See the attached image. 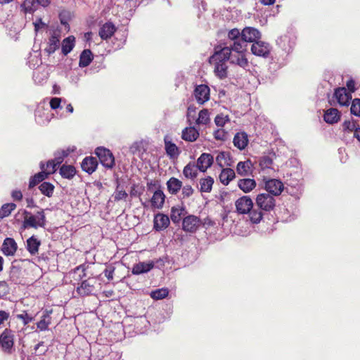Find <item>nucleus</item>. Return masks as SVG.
<instances>
[{"label": "nucleus", "mask_w": 360, "mask_h": 360, "mask_svg": "<svg viewBox=\"0 0 360 360\" xmlns=\"http://www.w3.org/2000/svg\"><path fill=\"white\" fill-rule=\"evenodd\" d=\"M236 212L240 214H249L250 221L254 224H258L263 218L262 211L253 210V202L247 195L242 196L235 202Z\"/></svg>", "instance_id": "f257e3e1"}, {"label": "nucleus", "mask_w": 360, "mask_h": 360, "mask_svg": "<svg viewBox=\"0 0 360 360\" xmlns=\"http://www.w3.org/2000/svg\"><path fill=\"white\" fill-rule=\"evenodd\" d=\"M24 214L25 215L22 223L24 229L45 227L46 220L44 210L37 212L36 215H32L29 212L25 211Z\"/></svg>", "instance_id": "f03ea898"}, {"label": "nucleus", "mask_w": 360, "mask_h": 360, "mask_svg": "<svg viewBox=\"0 0 360 360\" xmlns=\"http://www.w3.org/2000/svg\"><path fill=\"white\" fill-rule=\"evenodd\" d=\"M257 206L262 210L270 212L276 206V200L271 195L266 193H259L255 199Z\"/></svg>", "instance_id": "7ed1b4c3"}, {"label": "nucleus", "mask_w": 360, "mask_h": 360, "mask_svg": "<svg viewBox=\"0 0 360 360\" xmlns=\"http://www.w3.org/2000/svg\"><path fill=\"white\" fill-rule=\"evenodd\" d=\"M95 154L105 167L112 168L115 165V158L110 150L103 147H98L95 150Z\"/></svg>", "instance_id": "20e7f679"}, {"label": "nucleus", "mask_w": 360, "mask_h": 360, "mask_svg": "<svg viewBox=\"0 0 360 360\" xmlns=\"http://www.w3.org/2000/svg\"><path fill=\"white\" fill-rule=\"evenodd\" d=\"M264 181L265 190L272 196H278L283 191L284 186L281 181L276 179H264Z\"/></svg>", "instance_id": "39448f33"}, {"label": "nucleus", "mask_w": 360, "mask_h": 360, "mask_svg": "<svg viewBox=\"0 0 360 360\" xmlns=\"http://www.w3.org/2000/svg\"><path fill=\"white\" fill-rule=\"evenodd\" d=\"M201 224L202 221L199 217L191 214L183 219L182 229L186 232L195 233L198 229Z\"/></svg>", "instance_id": "423d86ee"}, {"label": "nucleus", "mask_w": 360, "mask_h": 360, "mask_svg": "<svg viewBox=\"0 0 360 360\" xmlns=\"http://www.w3.org/2000/svg\"><path fill=\"white\" fill-rule=\"evenodd\" d=\"M231 56V52L228 47L217 46L214 47V53L209 58V62L218 61L226 63L227 60H229Z\"/></svg>", "instance_id": "0eeeda50"}, {"label": "nucleus", "mask_w": 360, "mask_h": 360, "mask_svg": "<svg viewBox=\"0 0 360 360\" xmlns=\"http://www.w3.org/2000/svg\"><path fill=\"white\" fill-rule=\"evenodd\" d=\"M14 345V335L11 330L6 329L0 336V345L4 352L11 353Z\"/></svg>", "instance_id": "6e6552de"}, {"label": "nucleus", "mask_w": 360, "mask_h": 360, "mask_svg": "<svg viewBox=\"0 0 360 360\" xmlns=\"http://www.w3.org/2000/svg\"><path fill=\"white\" fill-rule=\"evenodd\" d=\"M251 51L255 56L267 58L270 53L271 49L268 43L259 39L252 44Z\"/></svg>", "instance_id": "1a4fd4ad"}, {"label": "nucleus", "mask_w": 360, "mask_h": 360, "mask_svg": "<svg viewBox=\"0 0 360 360\" xmlns=\"http://www.w3.org/2000/svg\"><path fill=\"white\" fill-rule=\"evenodd\" d=\"M210 90L207 85L200 84L195 88L193 95L198 103L202 105L210 99Z\"/></svg>", "instance_id": "9d476101"}, {"label": "nucleus", "mask_w": 360, "mask_h": 360, "mask_svg": "<svg viewBox=\"0 0 360 360\" xmlns=\"http://www.w3.org/2000/svg\"><path fill=\"white\" fill-rule=\"evenodd\" d=\"M260 32L252 27H245L241 31V38L246 42L255 43L261 38Z\"/></svg>", "instance_id": "9b49d317"}, {"label": "nucleus", "mask_w": 360, "mask_h": 360, "mask_svg": "<svg viewBox=\"0 0 360 360\" xmlns=\"http://www.w3.org/2000/svg\"><path fill=\"white\" fill-rule=\"evenodd\" d=\"M334 96L338 103L342 106H348L352 100V94L347 92L346 88L339 87L335 89Z\"/></svg>", "instance_id": "f8f14e48"}, {"label": "nucleus", "mask_w": 360, "mask_h": 360, "mask_svg": "<svg viewBox=\"0 0 360 360\" xmlns=\"http://www.w3.org/2000/svg\"><path fill=\"white\" fill-rule=\"evenodd\" d=\"M213 161V156L210 153H204L198 158L195 164L199 171L205 172L212 166Z\"/></svg>", "instance_id": "ddd939ff"}, {"label": "nucleus", "mask_w": 360, "mask_h": 360, "mask_svg": "<svg viewBox=\"0 0 360 360\" xmlns=\"http://www.w3.org/2000/svg\"><path fill=\"white\" fill-rule=\"evenodd\" d=\"M95 281L94 278H88L83 281L80 285L77 288V293L82 297L88 296L94 290Z\"/></svg>", "instance_id": "4468645a"}, {"label": "nucleus", "mask_w": 360, "mask_h": 360, "mask_svg": "<svg viewBox=\"0 0 360 360\" xmlns=\"http://www.w3.org/2000/svg\"><path fill=\"white\" fill-rule=\"evenodd\" d=\"M18 245L15 240L12 238H6L2 244L1 250L6 256H13L15 255Z\"/></svg>", "instance_id": "2eb2a0df"}, {"label": "nucleus", "mask_w": 360, "mask_h": 360, "mask_svg": "<svg viewBox=\"0 0 360 360\" xmlns=\"http://www.w3.org/2000/svg\"><path fill=\"white\" fill-rule=\"evenodd\" d=\"M98 167V161L96 158L86 157L81 163V167L83 171L91 174Z\"/></svg>", "instance_id": "dca6fc26"}, {"label": "nucleus", "mask_w": 360, "mask_h": 360, "mask_svg": "<svg viewBox=\"0 0 360 360\" xmlns=\"http://www.w3.org/2000/svg\"><path fill=\"white\" fill-rule=\"evenodd\" d=\"M169 224V217L164 214H157L154 217V229L156 231H162L168 227Z\"/></svg>", "instance_id": "f3484780"}, {"label": "nucleus", "mask_w": 360, "mask_h": 360, "mask_svg": "<svg viewBox=\"0 0 360 360\" xmlns=\"http://www.w3.org/2000/svg\"><path fill=\"white\" fill-rule=\"evenodd\" d=\"M165 200V195L163 191L158 189L153 193L150 199L152 207L155 209H162Z\"/></svg>", "instance_id": "a211bd4d"}, {"label": "nucleus", "mask_w": 360, "mask_h": 360, "mask_svg": "<svg viewBox=\"0 0 360 360\" xmlns=\"http://www.w3.org/2000/svg\"><path fill=\"white\" fill-rule=\"evenodd\" d=\"M323 120L326 123L330 124L337 123L340 120V112L336 108H329L325 112Z\"/></svg>", "instance_id": "6ab92c4d"}, {"label": "nucleus", "mask_w": 360, "mask_h": 360, "mask_svg": "<svg viewBox=\"0 0 360 360\" xmlns=\"http://www.w3.org/2000/svg\"><path fill=\"white\" fill-rule=\"evenodd\" d=\"M233 145L239 150H243L248 146V138L245 132H238L233 138Z\"/></svg>", "instance_id": "aec40b11"}, {"label": "nucleus", "mask_w": 360, "mask_h": 360, "mask_svg": "<svg viewBox=\"0 0 360 360\" xmlns=\"http://www.w3.org/2000/svg\"><path fill=\"white\" fill-rule=\"evenodd\" d=\"M116 31V27L112 22H106L100 28L99 36L102 39L110 38Z\"/></svg>", "instance_id": "412c9836"}, {"label": "nucleus", "mask_w": 360, "mask_h": 360, "mask_svg": "<svg viewBox=\"0 0 360 360\" xmlns=\"http://www.w3.org/2000/svg\"><path fill=\"white\" fill-rule=\"evenodd\" d=\"M211 65H214V72L217 77L220 79H224L227 77L228 66L226 63L218 61L209 62Z\"/></svg>", "instance_id": "4be33fe9"}, {"label": "nucleus", "mask_w": 360, "mask_h": 360, "mask_svg": "<svg viewBox=\"0 0 360 360\" xmlns=\"http://www.w3.org/2000/svg\"><path fill=\"white\" fill-rule=\"evenodd\" d=\"M198 167L193 162H188L183 169L184 176L188 179L193 180L198 176Z\"/></svg>", "instance_id": "5701e85b"}, {"label": "nucleus", "mask_w": 360, "mask_h": 360, "mask_svg": "<svg viewBox=\"0 0 360 360\" xmlns=\"http://www.w3.org/2000/svg\"><path fill=\"white\" fill-rule=\"evenodd\" d=\"M253 164L250 160L239 162L236 166L237 173L240 176H248L252 173Z\"/></svg>", "instance_id": "b1692460"}, {"label": "nucleus", "mask_w": 360, "mask_h": 360, "mask_svg": "<svg viewBox=\"0 0 360 360\" xmlns=\"http://www.w3.org/2000/svg\"><path fill=\"white\" fill-rule=\"evenodd\" d=\"M229 60L231 63L243 68L248 65V60L245 57V54L231 52V56L229 58Z\"/></svg>", "instance_id": "393cba45"}, {"label": "nucleus", "mask_w": 360, "mask_h": 360, "mask_svg": "<svg viewBox=\"0 0 360 360\" xmlns=\"http://www.w3.org/2000/svg\"><path fill=\"white\" fill-rule=\"evenodd\" d=\"M256 181L253 179H242L238 181V186L244 193H250L256 187Z\"/></svg>", "instance_id": "a878e982"}, {"label": "nucleus", "mask_w": 360, "mask_h": 360, "mask_svg": "<svg viewBox=\"0 0 360 360\" xmlns=\"http://www.w3.org/2000/svg\"><path fill=\"white\" fill-rule=\"evenodd\" d=\"M198 136L199 133L193 127H186L182 131L181 138L186 141H195L198 138Z\"/></svg>", "instance_id": "bb28decb"}, {"label": "nucleus", "mask_w": 360, "mask_h": 360, "mask_svg": "<svg viewBox=\"0 0 360 360\" xmlns=\"http://www.w3.org/2000/svg\"><path fill=\"white\" fill-rule=\"evenodd\" d=\"M59 34H57L56 32L49 38L48 46L45 49V51L51 55L53 53L59 48Z\"/></svg>", "instance_id": "cd10ccee"}, {"label": "nucleus", "mask_w": 360, "mask_h": 360, "mask_svg": "<svg viewBox=\"0 0 360 360\" xmlns=\"http://www.w3.org/2000/svg\"><path fill=\"white\" fill-rule=\"evenodd\" d=\"M231 52L245 54L247 50V43L241 38V39L233 41L232 44L227 46Z\"/></svg>", "instance_id": "c85d7f7f"}, {"label": "nucleus", "mask_w": 360, "mask_h": 360, "mask_svg": "<svg viewBox=\"0 0 360 360\" xmlns=\"http://www.w3.org/2000/svg\"><path fill=\"white\" fill-rule=\"evenodd\" d=\"M153 266L154 264L152 262L148 263L139 262L133 266L131 272L134 275H139L149 271Z\"/></svg>", "instance_id": "c756f323"}, {"label": "nucleus", "mask_w": 360, "mask_h": 360, "mask_svg": "<svg viewBox=\"0 0 360 360\" xmlns=\"http://www.w3.org/2000/svg\"><path fill=\"white\" fill-rule=\"evenodd\" d=\"M165 148L167 155L170 158H177L180 153L179 149L175 143L170 141H168L167 138H165Z\"/></svg>", "instance_id": "7c9ffc66"}, {"label": "nucleus", "mask_w": 360, "mask_h": 360, "mask_svg": "<svg viewBox=\"0 0 360 360\" xmlns=\"http://www.w3.org/2000/svg\"><path fill=\"white\" fill-rule=\"evenodd\" d=\"M168 191L173 195L176 194L182 188V182L175 178L171 177L167 182Z\"/></svg>", "instance_id": "2f4dec72"}, {"label": "nucleus", "mask_w": 360, "mask_h": 360, "mask_svg": "<svg viewBox=\"0 0 360 360\" xmlns=\"http://www.w3.org/2000/svg\"><path fill=\"white\" fill-rule=\"evenodd\" d=\"M40 245V240L34 236H31L27 240V250L32 255H34L38 252Z\"/></svg>", "instance_id": "473e14b6"}, {"label": "nucleus", "mask_w": 360, "mask_h": 360, "mask_svg": "<svg viewBox=\"0 0 360 360\" xmlns=\"http://www.w3.org/2000/svg\"><path fill=\"white\" fill-rule=\"evenodd\" d=\"M93 60V54L90 49H84L79 56V66L85 68L90 65Z\"/></svg>", "instance_id": "72a5a7b5"}, {"label": "nucleus", "mask_w": 360, "mask_h": 360, "mask_svg": "<svg viewBox=\"0 0 360 360\" xmlns=\"http://www.w3.org/2000/svg\"><path fill=\"white\" fill-rule=\"evenodd\" d=\"M233 178H235V172L231 168L223 169L219 174L220 181L224 185H228Z\"/></svg>", "instance_id": "f704fd0d"}, {"label": "nucleus", "mask_w": 360, "mask_h": 360, "mask_svg": "<svg viewBox=\"0 0 360 360\" xmlns=\"http://www.w3.org/2000/svg\"><path fill=\"white\" fill-rule=\"evenodd\" d=\"M214 184L212 177L208 176L200 179V191L202 193H210Z\"/></svg>", "instance_id": "c9c22d12"}, {"label": "nucleus", "mask_w": 360, "mask_h": 360, "mask_svg": "<svg viewBox=\"0 0 360 360\" xmlns=\"http://www.w3.org/2000/svg\"><path fill=\"white\" fill-rule=\"evenodd\" d=\"M75 38L73 36H69L63 39L62 42V53L66 56L68 55L75 46Z\"/></svg>", "instance_id": "e433bc0d"}, {"label": "nucleus", "mask_w": 360, "mask_h": 360, "mask_svg": "<svg viewBox=\"0 0 360 360\" xmlns=\"http://www.w3.org/2000/svg\"><path fill=\"white\" fill-rule=\"evenodd\" d=\"M25 13H34L38 8L36 0H25L20 6Z\"/></svg>", "instance_id": "4c0bfd02"}, {"label": "nucleus", "mask_w": 360, "mask_h": 360, "mask_svg": "<svg viewBox=\"0 0 360 360\" xmlns=\"http://www.w3.org/2000/svg\"><path fill=\"white\" fill-rule=\"evenodd\" d=\"M51 311H46L41 316V319L37 323V328L41 330H46L48 329V327L51 323Z\"/></svg>", "instance_id": "58836bf2"}, {"label": "nucleus", "mask_w": 360, "mask_h": 360, "mask_svg": "<svg viewBox=\"0 0 360 360\" xmlns=\"http://www.w3.org/2000/svg\"><path fill=\"white\" fill-rule=\"evenodd\" d=\"M76 173V170L75 167L72 165H63L60 168V175L66 179H72Z\"/></svg>", "instance_id": "ea45409f"}, {"label": "nucleus", "mask_w": 360, "mask_h": 360, "mask_svg": "<svg viewBox=\"0 0 360 360\" xmlns=\"http://www.w3.org/2000/svg\"><path fill=\"white\" fill-rule=\"evenodd\" d=\"M47 176L48 174L44 171L36 174L30 179L29 182V187L32 188L35 186L37 184L45 179Z\"/></svg>", "instance_id": "a19ab883"}, {"label": "nucleus", "mask_w": 360, "mask_h": 360, "mask_svg": "<svg viewBox=\"0 0 360 360\" xmlns=\"http://www.w3.org/2000/svg\"><path fill=\"white\" fill-rule=\"evenodd\" d=\"M42 194L47 197H51L53 195L54 186L49 182H43L39 187Z\"/></svg>", "instance_id": "79ce46f5"}, {"label": "nucleus", "mask_w": 360, "mask_h": 360, "mask_svg": "<svg viewBox=\"0 0 360 360\" xmlns=\"http://www.w3.org/2000/svg\"><path fill=\"white\" fill-rule=\"evenodd\" d=\"M16 207L14 203H6L1 206L0 209V219L8 217L11 214V212Z\"/></svg>", "instance_id": "37998d69"}, {"label": "nucleus", "mask_w": 360, "mask_h": 360, "mask_svg": "<svg viewBox=\"0 0 360 360\" xmlns=\"http://www.w3.org/2000/svg\"><path fill=\"white\" fill-rule=\"evenodd\" d=\"M168 289L163 288L152 291L150 295L153 299L158 300L165 298L168 295Z\"/></svg>", "instance_id": "c03bdc74"}, {"label": "nucleus", "mask_w": 360, "mask_h": 360, "mask_svg": "<svg viewBox=\"0 0 360 360\" xmlns=\"http://www.w3.org/2000/svg\"><path fill=\"white\" fill-rule=\"evenodd\" d=\"M185 211L184 207H176L172 208L171 219L174 223H179L181 220V217L183 212Z\"/></svg>", "instance_id": "a18cd8bd"}, {"label": "nucleus", "mask_w": 360, "mask_h": 360, "mask_svg": "<svg viewBox=\"0 0 360 360\" xmlns=\"http://www.w3.org/2000/svg\"><path fill=\"white\" fill-rule=\"evenodd\" d=\"M210 122V114L208 110L203 109L199 112L198 117L196 120L198 124H207Z\"/></svg>", "instance_id": "49530a36"}, {"label": "nucleus", "mask_w": 360, "mask_h": 360, "mask_svg": "<svg viewBox=\"0 0 360 360\" xmlns=\"http://www.w3.org/2000/svg\"><path fill=\"white\" fill-rule=\"evenodd\" d=\"M359 126L357 125L356 122L352 120H345L342 123V130L344 132H352L356 130V129Z\"/></svg>", "instance_id": "de8ad7c7"}, {"label": "nucleus", "mask_w": 360, "mask_h": 360, "mask_svg": "<svg viewBox=\"0 0 360 360\" xmlns=\"http://www.w3.org/2000/svg\"><path fill=\"white\" fill-rule=\"evenodd\" d=\"M350 111L352 115L360 117V98H354L352 101Z\"/></svg>", "instance_id": "09e8293b"}, {"label": "nucleus", "mask_w": 360, "mask_h": 360, "mask_svg": "<svg viewBox=\"0 0 360 360\" xmlns=\"http://www.w3.org/2000/svg\"><path fill=\"white\" fill-rule=\"evenodd\" d=\"M273 163V160L269 156H263L259 159V167L262 169H269Z\"/></svg>", "instance_id": "8fccbe9b"}, {"label": "nucleus", "mask_w": 360, "mask_h": 360, "mask_svg": "<svg viewBox=\"0 0 360 360\" xmlns=\"http://www.w3.org/2000/svg\"><path fill=\"white\" fill-rule=\"evenodd\" d=\"M227 36L230 40L235 41L241 39V32L237 28H233L229 31Z\"/></svg>", "instance_id": "3c124183"}, {"label": "nucleus", "mask_w": 360, "mask_h": 360, "mask_svg": "<svg viewBox=\"0 0 360 360\" xmlns=\"http://www.w3.org/2000/svg\"><path fill=\"white\" fill-rule=\"evenodd\" d=\"M228 121H229V117L223 114L217 115L214 119V122L218 127H224Z\"/></svg>", "instance_id": "603ef678"}, {"label": "nucleus", "mask_w": 360, "mask_h": 360, "mask_svg": "<svg viewBox=\"0 0 360 360\" xmlns=\"http://www.w3.org/2000/svg\"><path fill=\"white\" fill-rule=\"evenodd\" d=\"M214 139L219 141H225L227 139V132L223 129H219L214 132Z\"/></svg>", "instance_id": "864d4df0"}, {"label": "nucleus", "mask_w": 360, "mask_h": 360, "mask_svg": "<svg viewBox=\"0 0 360 360\" xmlns=\"http://www.w3.org/2000/svg\"><path fill=\"white\" fill-rule=\"evenodd\" d=\"M120 186H117L116 191L115 193L114 199L116 201L121 200L122 199H125L127 197V193L124 190H119Z\"/></svg>", "instance_id": "5fc2aeb1"}, {"label": "nucleus", "mask_w": 360, "mask_h": 360, "mask_svg": "<svg viewBox=\"0 0 360 360\" xmlns=\"http://www.w3.org/2000/svg\"><path fill=\"white\" fill-rule=\"evenodd\" d=\"M194 190L190 185H186L182 187L181 195L184 198H189L193 194Z\"/></svg>", "instance_id": "6e6d98bb"}, {"label": "nucleus", "mask_w": 360, "mask_h": 360, "mask_svg": "<svg viewBox=\"0 0 360 360\" xmlns=\"http://www.w3.org/2000/svg\"><path fill=\"white\" fill-rule=\"evenodd\" d=\"M17 318L22 320L24 325L28 324L33 320V318L31 317L26 311H23L22 314H18Z\"/></svg>", "instance_id": "4d7b16f0"}, {"label": "nucleus", "mask_w": 360, "mask_h": 360, "mask_svg": "<svg viewBox=\"0 0 360 360\" xmlns=\"http://www.w3.org/2000/svg\"><path fill=\"white\" fill-rule=\"evenodd\" d=\"M195 108L194 106H189L187 110V119L188 121L191 123V120L195 119Z\"/></svg>", "instance_id": "13d9d810"}, {"label": "nucleus", "mask_w": 360, "mask_h": 360, "mask_svg": "<svg viewBox=\"0 0 360 360\" xmlns=\"http://www.w3.org/2000/svg\"><path fill=\"white\" fill-rule=\"evenodd\" d=\"M115 268L112 266L107 267L103 273L105 277L108 278V281H111L113 279V274H114Z\"/></svg>", "instance_id": "bf43d9fd"}, {"label": "nucleus", "mask_w": 360, "mask_h": 360, "mask_svg": "<svg viewBox=\"0 0 360 360\" xmlns=\"http://www.w3.org/2000/svg\"><path fill=\"white\" fill-rule=\"evenodd\" d=\"M56 165L53 160H49L46 162V172L47 174L53 173L56 171Z\"/></svg>", "instance_id": "052dcab7"}, {"label": "nucleus", "mask_w": 360, "mask_h": 360, "mask_svg": "<svg viewBox=\"0 0 360 360\" xmlns=\"http://www.w3.org/2000/svg\"><path fill=\"white\" fill-rule=\"evenodd\" d=\"M61 98H53L50 101V106L52 109L55 110L60 106Z\"/></svg>", "instance_id": "680f3d73"}, {"label": "nucleus", "mask_w": 360, "mask_h": 360, "mask_svg": "<svg viewBox=\"0 0 360 360\" xmlns=\"http://www.w3.org/2000/svg\"><path fill=\"white\" fill-rule=\"evenodd\" d=\"M226 158V153L225 152H221L218 154V155L216 158V161L219 167H224L222 160H225Z\"/></svg>", "instance_id": "e2e57ef3"}, {"label": "nucleus", "mask_w": 360, "mask_h": 360, "mask_svg": "<svg viewBox=\"0 0 360 360\" xmlns=\"http://www.w3.org/2000/svg\"><path fill=\"white\" fill-rule=\"evenodd\" d=\"M35 32H38L41 27L47 26L46 23L42 21L41 18L36 20L35 22H33Z\"/></svg>", "instance_id": "0e129e2a"}, {"label": "nucleus", "mask_w": 360, "mask_h": 360, "mask_svg": "<svg viewBox=\"0 0 360 360\" xmlns=\"http://www.w3.org/2000/svg\"><path fill=\"white\" fill-rule=\"evenodd\" d=\"M11 196L15 200H21L22 198V192L19 190L13 191L11 193Z\"/></svg>", "instance_id": "69168bd1"}, {"label": "nucleus", "mask_w": 360, "mask_h": 360, "mask_svg": "<svg viewBox=\"0 0 360 360\" xmlns=\"http://www.w3.org/2000/svg\"><path fill=\"white\" fill-rule=\"evenodd\" d=\"M347 87L349 89V92H354L355 89V82L353 79H349L347 82Z\"/></svg>", "instance_id": "338daca9"}, {"label": "nucleus", "mask_w": 360, "mask_h": 360, "mask_svg": "<svg viewBox=\"0 0 360 360\" xmlns=\"http://www.w3.org/2000/svg\"><path fill=\"white\" fill-rule=\"evenodd\" d=\"M9 317V314L5 311H0V325Z\"/></svg>", "instance_id": "774afa93"}]
</instances>
